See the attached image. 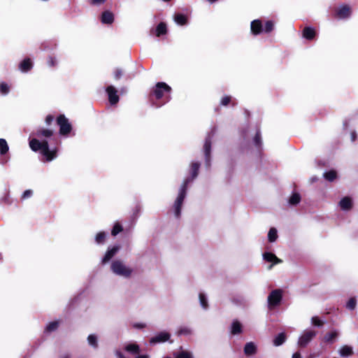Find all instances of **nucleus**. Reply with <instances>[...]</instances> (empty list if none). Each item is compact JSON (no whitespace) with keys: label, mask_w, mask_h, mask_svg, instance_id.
<instances>
[{"label":"nucleus","mask_w":358,"mask_h":358,"mask_svg":"<svg viewBox=\"0 0 358 358\" xmlns=\"http://www.w3.org/2000/svg\"><path fill=\"white\" fill-rule=\"evenodd\" d=\"M200 163L192 162L189 168L190 176L186 178L179 190L178 195L175 201L173 208L175 216L179 218L181 214V208L187 194V186L192 182L199 175Z\"/></svg>","instance_id":"1"},{"label":"nucleus","mask_w":358,"mask_h":358,"mask_svg":"<svg viewBox=\"0 0 358 358\" xmlns=\"http://www.w3.org/2000/svg\"><path fill=\"white\" fill-rule=\"evenodd\" d=\"M171 87L166 83L159 82L149 94V100L152 106L159 108L168 103L171 99Z\"/></svg>","instance_id":"2"},{"label":"nucleus","mask_w":358,"mask_h":358,"mask_svg":"<svg viewBox=\"0 0 358 358\" xmlns=\"http://www.w3.org/2000/svg\"><path fill=\"white\" fill-rule=\"evenodd\" d=\"M29 147L34 152H40L45 162H51L57 157V149L55 148L50 150L46 140L40 141L37 138H32L29 141Z\"/></svg>","instance_id":"3"},{"label":"nucleus","mask_w":358,"mask_h":358,"mask_svg":"<svg viewBox=\"0 0 358 358\" xmlns=\"http://www.w3.org/2000/svg\"><path fill=\"white\" fill-rule=\"evenodd\" d=\"M110 268L114 273L126 278L130 277L132 273V269L127 267L120 260L113 261Z\"/></svg>","instance_id":"4"},{"label":"nucleus","mask_w":358,"mask_h":358,"mask_svg":"<svg viewBox=\"0 0 358 358\" xmlns=\"http://www.w3.org/2000/svg\"><path fill=\"white\" fill-rule=\"evenodd\" d=\"M57 124L59 127V134L62 136L69 135L72 130V125L68 118L63 114H60L57 117Z\"/></svg>","instance_id":"5"},{"label":"nucleus","mask_w":358,"mask_h":358,"mask_svg":"<svg viewBox=\"0 0 358 358\" xmlns=\"http://www.w3.org/2000/svg\"><path fill=\"white\" fill-rule=\"evenodd\" d=\"M282 299V291L276 289L271 292L268 296V306L270 309L278 306Z\"/></svg>","instance_id":"6"},{"label":"nucleus","mask_w":358,"mask_h":358,"mask_svg":"<svg viewBox=\"0 0 358 358\" xmlns=\"http://www.w3.org/2000/svg\"><path fill=\"white\" fill-rule=\"evenodd\" d=\"M212 138L213 135L208 134V136L205 138V142L203 145V153L205 156V163L206 167L210 166V155H211V146H212Z\"/></svg>","instance_id":"7"},{"label":"nucleus","mask_w":358,"mask_h":358,"mask_svg":"<svg viewBox=\"0 0 358 358\" xmlns=\"http://www.w3.org/2000/svg\"><path fill=\"white\" fill-rule=\"evenodd\" d=\"M315 336L316 332L315 331L310 330L305 331L299 339V345L301 348L306 347Z\"/></svg>","instance_id":"8"},{"label":"nucleus","mask_w":358,"mask_h":358,"mask_svg":"<svg viewBox=\"0 0 358 358\" xmlns=\"http://www.w3.org/2000/svg\"><path fill=\"white\" fill-rule=\"evenodd\" d=\"M106 92L108 96V101L110 105H115L119 102L120 98L117 94V90L113 85H109L106 87Z\"/></svg>","instance_id":"9"},{"label":"nucleus","mask_w":358,"mask_h":358,"mask_svg":"<svg viewBox=\"0 0 358 358\" xmlns=\"http://www.w3.org/2000/svg\"><path fill=\"white\" fill-rule=\"evenodd\" d=\"M170 338L171 334L169 332L161 331L150 339V343L152 345H155L159 343H164L169 341Z\"/></svg>","instance_id":"10"},{"label":"nucleus","mask_w":358,"mask_h":358,"mask_svg":"<svg viewBox=\"0 0 358 358\" xmlns=\"http://www.w3.org/2000/svg\"><path fill=\"white\" fill-rule=\"evenodd\" d=\"M351 8L348 5H344L335 10L334 17L338 19H345L350 16Z\"/></svg>","instance_id":"11"},{"label":"nucleus","mask_w":358,"mask_h":358,"mask_svg":"<svg viewBox=\"0 0 358 358\" xmlns=\"http://www.w3.org/2000/svg\"><path fill=\"white\" fill-rule=\"evenodd\" d=\"M120 249V245H115L111 248H108L101 260V263L103 264L108 263L116 255Z\"/></svg>","instance_id":"12"},{"label":"nucleus","mask_w":358,"mask_h":358,"mask_svg":"<svg viewBox=\"0 0 358 358\" xmlns=\"http://www.w3.org/2000/svg\"><path fill=\"white\" fill-rule=\"evenodd\" d=\"M251 32L253 35H259L263 31V26L260 20H255L251 22L250 24Z\"/></svg>","instance_id":"13"},{"label":"nucleus","mask_w":358,"mask_h":358,"mask_svg":"<svg viewBox=\"0 0 358 358\" xmlns=\"http://www.w3.org/2000/svg\"><path fill=\"white\" fill-rule=\"evenodd\" d=\"M243 351L246 356H252L257 353V348L253 342H248L245 345Z\"/></svg>","instance_id":"14"},{"label":"nucleus","mask_w":358,"mask_h":358,"mask_svg":"<svg viewBox=\"0 0 358 358\" xmlns=\"http://www.w3.org/2000/svg\"><path fill=\"white\" fill-rule=\"evenodd\" d=\"M114 21V15L109 10H105L101 16V22L103 24H110Z\"/></svg>","instance_id":"15"},{"label":"nucleus","mask_w":358,"mask_h":358,"mask_svg":"<svg viewBox=\"0 0 358 358\" xmlns=\"http://www.w3.org/2000/svg\"><path fill=\"white\" fill-rule=\"evenodd\" d=\"M53 134H54V131L52 129H45V128H39L35 132V135L38 138H42V137L50 138L51 136H53Z\"/></svg>","instance_id":"16"},{"label":"nucleus","mask_w":358,"mask_h":358,"mask_svg":"<svg viewBox=\"0 0 358 358\" xmlns=\"http://www.w3.org/2000/svg\"><path fill=\"white\" fill-rule=\"evenodd\" d=\"M303 37L308 41H312L314 39L316 35V31L314 28L310 27H304L302 32Z\"/></svg>","instance_id":"17"},{"label":"nucleus","mask_w":358,"mask_h":358,"mask_svg":"<svg viewBox=\"0 0 358 358\" xmlns=\"http://www.w3.org/2000/svg\"><path fill=\"white\" fill-rule=\"evenodd\" d=\"M32 67L33 63L30 58H25L19 65V69L22 72H28L32 69Z\"/></svg>","instance_id":"18"},{"label":"nucleus","mask_w":358,"mask_h":358,"mask_svg":"<svg viewBox=\"0 0 358 358\" xmlns=\"http://www.w3.org/2000/svg\"><path fill=\"white\" fill-rule=\"evenodd\" d=\"M341 208L343 210H349L352 208V201L349 196L343 197L339 202Z\"/></svg>","instance_id":"19"},{"label":"nucleus","mask_w":358,"mask_h":358,"mask_svg":"<svg viewBox=\"0 0 358 358\" xmlns=\"http://www.w3.org/2000/svg\"><path fill=\"white\" fill-rule=\"evenodd\" d=\"M264 259L268 262H273L274 264H277L282 262V260L278 258L272 252H266L263 255Z\"/></svg>","instance_id":"20"},{"label":"nucleus","mask_w":358,"mask_h":358,"mask_svg":"<svg viewBox=\"0 0 358 358\" xmlns=\"http://www.w3.org/2000/svg\"><path fill=\"white\" fill-rule=\"evenodd\" d=\"M354 354L353 349L351 346L345 345L339 350V355L342 357L352 356Z\"/></svg>","instance_id":"21"},{"label":"nucleus","mask_w":358,"mask_h":358,"mask_svg":"<svg viewBox=\"0 0 358 358\" xmlns=\"http://www.w3.org/2000/svg\"><path fill=\"white\" fill-rule=\"evenodd\" d=\"M167 33V27L166 23L162 22L158 24L155 30V35L157 37L165 35Z\"/></svg>","instance_id":"22"},{"label":"nucleus","mask_w":358,"mask_h":358,"mask_svg":"<svg viewBox=\"0 0 358 358\" xmlns=\"http://www.w3.org/2000/svg\"><path fill=\"white\" fill-rule=\"evenodd\" d=\"M287 339L285 333L282 332L278 334L273 339V343L275 346H280L282 345Z\"/></svg>","instance_id":"23"},{"label":"nucleus","mask_w":358,"mask_h":358,"mask_svg":"<svg viewBox=\"0 0 358 358\" xmlns=\"http://www.w3.org/2000/svg\"><path fill=\"white\" fill-rule=\"evenodd\" d=\"M242 332V325L238 320H234L231 324V334L233 335L239 334Z\"/></svg>","instance_id":"24"},{"label":"nucleus","mask_w":358,"mask_h":358,"mask_svg":"<svg viewBox=\"0 0 358 358\" xmlns=\"http://www.w3.org/2000/svg\"><path fill=\"white\" fill-rule=\"evenodd\" d=\"M323 176L326 180L329 182H333L337 178L338 174L336 171L332 169L324 172Z\"/></svg>","instance_id":"25"},{"label":"nucleus","mask_w":358,"mask_h":358,"mask_svg":"<svg viewBox=\"0 0 358 358\" xmlns=\"http://www.w3.org/2000/svg\"><path fill=\"white\" fill-rule=\"evenodd\" d=\"M125 350L132 355H138L140 352V348L136 343H130L125 346Z\"/></svg>","instance_id":"26"},{"label":"nucleus","mask_w":358,"mask_h":358,"mask_svg":"<svg viewBox=\"0 0 358 358\" xmlns=\"http://www.w3.org/2000/svg\"><path fill=\"white\" fill-rule=\"evenodd\" d=\"M174 20L179 25H185L187 23V17L182 13H177L174 16Z\"/></svg>","instance_id":"27"},{"label":"nucleus","mask_w":358,"mask_h":358,"mask_svg":"<svg viewBox=\"0 0 358 358\" xmlns=\"http://www.w3.org/2000/svg\"><path fill=\"white\" fill-rule=\"evenodd\" d=\"M230 103H231L233 106H234L236 104V103L234 101H232V98L229 95H226L223 96L220 101V104L223 106H227Z\"/></svg>","instance_id":"28"},{"label":"nucleus","mask_w":358,"mask_h":358,"mask_svg":"<svg viewBox=\"0 0 358 358\" xmlns=\"http://www.w3.org/2000/svg\"><path fill=\"white\" fill-rule=\"evenodd\" d=\"M300 201L301 196L297 192L293 193L289 199V203L294 206L298 204Z\"/></svg>","instance_id":"29"},{"label":"nucleus","mask_w":358,"mask_h":358,"mask_svg":"<svg viewBox=\"0 0 358 358\" xmlns=\"http://www.w3.org/2000/svg\"><path fill=\"white\" fill-rule=\"evenodd\" d=\"M278 238V234L276 229L272 227L269 229L268 233V239L269 242L273 243Z\"/></svg>","instance_id":"30"},{"label":"nucleus","mask_w":358,"mask_h":358,"mask_svg":"<svg viewBox=\"0 0 358 358\" xmlns=\"http://www.w3.org/2000/svg\"><path fill=\"white\" fill-rule=\"evenodd\" d=\"M8 145L6 141L3 138H0V154L5 155L8 151Z\"/></svg>","instance_id":"31"},{"label":"nucleus","mask_w":358,"mask_h":358,"mask_svg":"<svg viewBox=\"0 0 358 358\" xmlns=\"http://www.w3.org/2000/svg\"><path fill=\"white\" fill-rule=\"evenodd\" d=\"M338 336V333L336 331L327 333L324 338V340L327 343H333L334 340Z\"/></svg>","instance_id":"32"},{"label":"nucleus","mask_w":358,"mask_h":358,"mask_svg":"<svg viewBox=\"0 0 358 358\" xmlns=\"http://www.w3.org/2000/svg\"><path fill=\"white\" fill-rule=\"evenodd\" d=\"M123 231V227L120 224V222H115L113 229H112V231H111V235L113 236H117L119 233H120L121 231Z\"/></svg>","instance_id":"33"},{"label":"nucleus","mask_w":358,"mask_h":358,"mask_svg":"<svg viewBox=\"0 0 358 358\" xmlns=\"http://www.w3.org/2000/svg\"><path fill=\"white\" fill-rule=\"evenodd\" d=\"M106 234L104 231L99 232L95 237V241L98 244H101L105 242Z\"/></svg>","instance_id":"34"},{"label":"nucleus","mask_w":358,"mask_h":358,"mask_svg":"<svg viewBox=\"0 0 358 358\" xmlns=\"http://www.w3.org/2000/svg\"><path fill=\"white\" fill-rule=\"evenodd\" d=\"M58 327H59V322L57 321H53V322H50L47 325V327L45 328V331L48 332H52V331H54L56 329H57Z\"/></svg>","instance_id":"35"},{"label":"nucleus","mask_w":358,"mask_h":358,"mask_svg":"<svg viewBox=\"0 0 358 358\" xmlns=\"http://www.w3.org/2000/svg\"><path fill=\"white\" fill-rule=\"evenodd\" d=\"M88 343L92 347L96 348L98 347L97 338L94 334H90L87 337Z\"/></svg>","instance_id":"36"},{"label":"nucleus","mask_w":358,"mask_h":358,"mask_svg":"<svg viewBox=\"0 0 358 358\" xmlns=\"http://www.w3.org/2000/svg\"><path fill=\"white\" fill-rule=\"evenodd\" d=\"M175 358H193L191 352L182 350L176 354Z\"/></svg>","instance_id":"37"},{"label":"nucleus","mask_w":358,"mask_h":358,"mask_svg":"<svg viewBox=\"0 0 358 358\" xmlns=\"http://www.w3.org/2000/svg\"><path fill=\"white\" fill-rule=\"evenodd\" d=\"M274 29V23L272 20H268L266 22L264 25V31L266 33L271 32Z\"/></svg>","instance_id":"38"},{"label":"nucleus","mask_w":358,"mask_h":358,"mask_svg":"<svg viewBox=\"0 0 358 358\" xmlns=\"http://www.w3.org/2000/svg\"><path fill=\"white\" fill-rule=\"evenodd\" d=\"M199 301L201 306L206 309L208 307V301L204 294L200 293L199 295Z\"/></svg>","instance_id":"39"},{"label":"nucleus","mask_w":358,"mask_h":358,"mask_svg":"<svg viewBox=\"0 0 358 358\" xmlns=\"http://www.w3.org/2000/svg\"><path fill=\"white\" fill-rule=\"evenodd\" d=\"M124 75V71L120 68H116L113 71L115 80H120Z\"/></svg>","instance_id":"40"},{"label":"nucleus","mask_w":358,"mask_h":358,"mask_svg":"<svg viewBox=\"0 0 358 358\" xmlns=\"http://www.w3.org/2000/svg\"><path fill=\"white\" fill-rule=\"evenodd\" d=\"M192 331L189 328L187 327H180L178 331H177V334L178 336L181 335H189L191 334Z\"/></svg>","instance_id":"41"},{"label":"nucleus","mask_w":358,"mask_h":358,"mask_svg":"<svg viewBox=\"0 0 358 358\" xmlns=\"http://www.w3.org/2000/svg\"><path fill=\"white\" fill-rule=\"evenodd\" d=\"M357 301L354 297L350 298L346 305V307L350 310H354L356 307Z\"/></svg>","instance_id":"42"},{"label":"nucleus","mask_w":358,"mask_h":358,"mask_svg":"<svg viewBox=\"0 0 358 358\" xmlns=\"http://www.w3.org/2000/svg\"><path fill=\"white\" fill-rule=\"evenodd\" d=\"M9 90V87L6 83H0V92L2 94H7Z\"/></svg>","instance_id":"43"},{"label":"nucleus","mask_w":358,"mask_h":358,"mask_svg":"<svg viewBox=\"0 0 358 358\" xmlns=\"http://www.w3.org/2000/svg\"><path fill=\"white\" fill-rule=\"evenodd\" d=\"M312 324L316 327H322L324 324V322L322 321L318 317L314 316L311 319Z\"/></svg>","instance_id":"44"},{"label":"nucleus","mask_w":358,"mask_h":358,"mask_svg":"<svg viewBox=\"0 0 358 358\" xmlns=\"http://www.w3.org/2000/svg\"><path fill=\"white\" fill-rule=\"evenodd\" d=\"M254 143L257 147H260L262 144V137L260 132H257L254 137Z\"/></svg>","instance_id":"45"},{"label":"nucleus","mask_w":358,"mask_h":358,"mask_svg":"<svg viewBox=\"0 0 358 358\" xmlns=\"http://www.w3.org/2000/svg\"><path fill=\"white\" fill-rule=\"evenodd\" d=\"M48 64L50 67H55L57 66V60L53 56H49L48 58Z\"/></svg>","instance_id":"46"},{"label":"nucleus","mask_w":358,"mask_h":358,"mask_svg":"<svg viewBox=\"0 0 358 358\" xmlns=\"http://www.w3.org/2000/svg\"><path fill=\"white\" fill-rule=\"evenodd\" d=\"M32 194H33V191H32V190H31V189H27V190H25V191L23 192L22 195V196H21V199H22V200L26 199H28V198L31 197V196H32Z\"/></svg>","instance_id":"47"},{"label":"nucleus","mask_w":358,"mask_h":358,"mask_svg":"<svg viewBox=\"0 0 358 358\" xmlns=\"http://www.w3.org/2000/svg\"><path fill=\"white\" fill-rule=\"evenodd\" d=\"M54 120H55L54 115L49 114L46 116V117L45 119V124L48 126H50L53 122Z\"/></svg>","instance_id":"48"},{"label":"nucleus","mask_w":358,"mask_h":358,"mask_svg":"<svg viewBox=\"0 0 358 358\" xmlns=\"http://www.w3.org/2000/svg\"><path fill=\"white\" fill-rule=\"evenodd\" d=\"M106 0H91V3L96 5V4H101L106 1Z\"/></svg>","instance_id":"49"},{"label":"nucleus","mask_w":358,"mask_h":358,"mask_svg":"<svg viewBox=\"0 0 358 358\" xmlns=\"http://www.w3.org/2000/svg\"><path fill=\"white\" fill-rule=\"evenodd\" d=\"M134 327L137 329H143L145 327V324L143 323H136L134 324Z\"/></svg>","instance_id":"50"},{"label":"nucleus","mask_w":358,"mask_h":358,"mask_svg":"<svg viewBox=\"0 0 358 358\" xmlns=\"http://www.w3.org/2000/svg\"><path fill=\"white\" fill-rule=\"evenodd\" d=\"M59 358H71V355L69 353H64L59 356Z\"/></svg>","instance_id":"51"},{"label":"nucleus","mask_w":358,"mask_h":358,"mask_svg":"<svg viewBox=\"0 0 358 358\" xmlns=\"http://www.w3.org/2000/svg\"><path fill=\"white\" fill-rule=\"evenodd\" d=\"M116 355L118 358H126L124 357V355L120 352V351H117L116 352Z\"/></svg>","instance_id":"52"},{"label":"nucleus","mask_w":358,"mask_h":358,"mask_svg":"<svg viewBox=\"0 0 358 358\" xmlns=\"http://www.w3.org/2000/svg\"><path fill=\"white\" fill-rule=\"evenodd\" d=\"M292 358H302V357H301V355L300 352H296L293 354Z\"/></svg>","instance_id":"53"},{"label":"nucleus","mask_w":358,"mask_h":358,"mask_svg":"<svg viewBox=\"0 0 358 358\" xmlns=\"http://www.w3.org/2000/svg\"><path fill=\"white\" fill-rule=\"evenodd\" d=\"M41 50H46V49H47L46 43H43L41 44Z\"/></svg>","instance_id":"54"},{"label":"nucleus","mask_w":358,"mask_h":358,"mask_svg":"<svg viewBox=\"0 0 358 358\" xmlns=\"http://www.w3.org/2000/svg\"><path fill=\"white\" fill-rule=\"evenodd\" d=\"M356 138V134L355 132L352 133V141H355Z\"/></svg>","instance_id":"55"},{"label":"nucleus","mask_w":358,"mask_h":358,"mask_svg":"<svg viewBox=\"0 0 358 358\" xmlns=\"http://www.w3.org/2000/svg\"><path fill=\"white\" fill-rule=\"evenodd\" d=\"M164 1H170L171 0H163Z\"/></svg>","instance_id":"56"},{"label":"nucleus","mask_w":358,"mask_h":358,"mask_svg":"<svg viewBox=\"0 0 358 358\" xmlns=\"http://www.w3.org/2000/svg\"><path fill=\"white\" fill-rule=\"evenodd\" d=\"M78 358H85V357H78Z\"/></svg>","instance_id":"57"},{"label":"nucleus","mask_w":358,"mask_h":358,"mask_svg":"<svg viewBox=\"0 0 358 358\" xmlns=\"http://www.w3.org/2000/svg\"><path fill=\"white\" fill-rule=\"evenodd\" d=\"M166 358H171V357H166Z\"/></svg>","instance_id":"58"}]
</instances>
